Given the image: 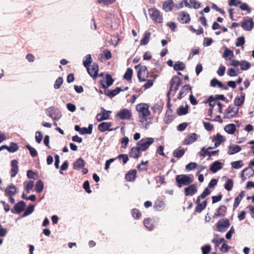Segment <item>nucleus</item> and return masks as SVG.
<instances>
[{
  "label": "nucleus",
  "instance_id": "nucleus-54",
  "mask_svg": "<svg viewBox=\"0 0 254 254\" xmlns=\"http://www.w3.org/2000/svg\"><path fill=\"white\" fill-rule=\"evenodd\" d=\"M131 214L132 217L135 219H138L141 215L140 211L136 208H133L131 210Z\"/></svg>",
  "mask_w": 254,
  "mask_h": 254
},
{
  "label": "nucleus",
  "instance_id": "nucleus-34",
  "mask_svg": "<svg viewBox=\"0 0 254 254\" xmlns=\"http://www.w3.org/2000/svg\"><path fill=\"white\" fill-rule=\"evenodd\" d=\"M245 99V94L241 92V96H237L234 100V104L236 106H240L242 105Z\"/></svg>",
  "mask_w": 254,
  "mask_h": 254
},
{
  "label": "nucleus",
  "instance_id": "nucleus-22",
  "mask_svg": "<svg viewBox=\"0 0 254 254\" xmlns=\"http://www.w3.org/2000/svg\"><path fill=\"white\" fill-rule=\"evenodd\" d=\"M4 193L5 196H13L17 193V189L16 187L13 185H9L6 187Z\"/></svg>",
  "mask_w": 254,
  "mask_h": 254
},
{
  "label": "nucleus",
  "instance_id": "nucleus-13",
  "mask_svg": "<svg viewBox=\"0 0 254 254\" xmlns=\"http://www.w3.org/2000/svg\"><path fill=\"white\" fill-rule=\"evenodd\" d=\"M188 186L184 189V193L186 196H192L197 192V188L196 185L190 184Z\"/></svg>",
  "mask_w": 254,
  "mask_h": 254
},
{
  "label": "nucleus",
  "instance_id": "nucleus-1",
  "mask_svg": "<svg viewBox=\"0 0 254 254\" xmlns=\"http://www.w3.org/2000/svg\"><path fill=\"white\" fill-rule=\"evenodd\" d=\"M193 181V176L192 174H181L177 175L176 182L179 188L184 186H188Z\"/></svg>",
  "mask_w": 254,
  "mask_h": 254
},
{
  "label": "nucleus",
  "instance_id": "nucleus-25",
  "mask_svg": "<svg viewBox=\"0 0 254 254\" xmlns=\"http://www.w3.org/2000/svg\"><path fill=\"white\" fill-rule=\"evenodd\" d=\"M165 204L164 201L160 199H157L154 203L153 207L156 211H162L165 208Z\"/></svg>",
  "mask_w": 254,
  "mask_h": 254
},
{
  "label": "nucleus",
  "instance_id": "nucleus-14",
  "mask_svg": "<svg viewBox=\"0 0 254 254\" xmlns=\"http://www.w3.org/2000/svg\"><path fill=\"white\" fill-rule=\"evenodd\" d=\"M101 110L102 112L98 113L96 116V120L98 122L109 119L111 113V111H107L103 108H102Z\"/></svg>",
  "mask_w": 254,
  "mask_h": 254
},
{
  "label": "nucleus",
  "instance_id": "nucleus-59",
  "mask_svg": "<svg viewBox=\"0 0 254 254\" xmlns=\"http://www.w3.org/2000/svg\"><path fill=\"white\" fill-rule=\"evenodd\" d=\"M197 164L195 162H190L186 166V169L188 171L194 170L196 168Z\"/></svg>",
  "mask_w": 254,
  "mask_h": 254
},
{
  "label": "nucleus",
  "instance_id": "nucleus-21",
  "mask_svg": "<svg viewBox=\"0 0 254 254\" xmlns=\"http://www.w3.org/2000/svg\"><path fill=\"white\" fill-rule=\"evenodd\" d=\"M190 91L192 93L191 91V87H190V84H186L182 87L181 88L178 98L179 99H181L183 97L186 96Z\"/></svg>",
  "mask_w": 254,
  "mask_h": 254
},
{
  "label": "nucleus",
  "instance_id": "nucleus-30",
  "mask_svg": "<svg viewBox=\"0 0 254 254\" xmlns=\"http://www.w3.org/2000/svg\"><path fill=\"white\" fill-rule=\"evenodd\" d=\"M222 168V164L221 162L216 161L213 163L210 167V170L213 173H216L217 171Z\"/></svg>",
  "mask_w": 254,
  "mask_h": 254
},
{
  "label": "nucleus",
  "instance_id": "nucleus-9",
  "mask_svg": "<svg viewBox=\"0 0 254 254\" xmlns=\"http://www.w3.org/2000/svg\"><path fill=\"white\" fill-rule=\"evenodd\" d=\"M87 70L89 74L94 79L98 77L99 66L97 64L93 63L92 65L88 66Z\"/></svg>",
  "mask_w": 254,
  "mask_h": 254
},
{
  "label": "nucleus",
  "instance_id": "nucleus-8",
  "mask_svg": "<svg viewBox=\"0 0 254 254\" xmlns=\"http://www.w3.org/2000/svg\"><path fill=\"white\" fill-rule=\"evenodd\" d=\"M239 108L234 106H229L225 111L224 119H231L234 118L239 111Z\"/></svg>",
  "mask_w": 254,
  "mask_h": 254
},
{
  "label": "nucleus",
  "instance_id": "nucleus-26",
  "mask_svg": "<svg viewBox=\"0 0 254 254\" xmlns=\"http://www.w3.org/2000/svg\"><path fill=\"white\" fill-rule=\"evenodd\" d=\"M121 91H122V88L121 87H117L113 90L107 89H105L104 90V93L110 97H113L119 94Z\"/></svg>",
  "mask_w": 254,
  "mask_h": 254
},
{
  "label": "nucleus",
  "instance_id": "nucleus-57",
  "mask_svg": "<svg viewBox=\"0 0 254 254\" xmlns=\"http://www.w3.org/2000/svg\"><path fill=\"white\" fill-rule=\"evenodd\" d=\"M26 147L29 150L30 154L32 157H34L37 156V152L34 148L31 147L29 144L26 145Z\"/></svg>",
  "mask_w": 254,
  "mask_h": 254
},
{
  "label": "nucleus",
  "instance_id": "nucleus-43",
  "mask_svg": "<svg viewBox=\"0 0 254 254\" xmlns=\"http://www.w3.org/2000/svg\"><path fill=\"white\" fill-rule=\"evenodd\" d=\"M240 65L242 70H246L251 67V64L248 61L243 60L241 61Z\"/></svg>",
  "mask_w": 254,
  "mask_h": 254
},
{
  "label": "nucleus",
  "instance_id": "nucleus-18",
  "mask_svg": "<svg viewBox=\"0 0 254 254\" xmlns=\"http://www.w3.org/2000/svg\"><path fill=\"white\" fill-rule=\"evenodd\" d=\"M141 150L138 146L132 147L129 151V156L133 158H138L141 155Z\"/></svg>",
  "mask_w": 254,
  "mask_h": 254
},
{
  "label": "nucleus",
  "instance_id": "nucleus-38",
  "mask_svg": "<svg viewBox=\"0 0 254 254\" xmlns=\"http://www.w3.org/2000/svg\"><path fill=\"white\" fill-rule=\"evenodd\" d=\"M143 224L144 226L149 230H151L154 228L153 221L150 218H147L144 220Z\"/></svg>",
  "mask_w": 254,
  "mask_h": 254
},
{
  "label": "nucleus",
  "instance_id": "nucleus-3",
  "mask_svg": "<svg viewBox=\"0 0 254 254\" xmlns=\"http://www.w3.org/2000/svg\"><path fill=\"white\" fill-rule=\"evenodd\" d=\"M148 13L153 21L155 23H161L163 22V16L162 13L156 8H151L148 9Z\"/></svg>",
  "mask_w": 254,
  "mask_h": 254
},
{
  "label": "nucleus",
  "instance_id": "nucleus-12",
  "mask_svg": "<svg viewBox=\"0 0 254 254\" xmlns=\"http://www.w3.org/2000/svg\"><path fill=\"white\" fill-rule=\"evenodd\" d=\"M46 113L47 115L53 119L55 121H58L62 117V114L60 112L56 113V110L53 107L48 108Z\"/></svg>",
  "mask_w": 254,
  "mask_h": 254
},
{
  "label": "nucleus",
  "instance_id": "nucleus-5",
  "mask_svg": "<svg viewBox=\"0 0 254 254\" xmlns=\"http://www.w3.org/2000/svg\"><path fill=\"white\" fill-rule=\"evenodd\" d=\"M182 84V79L178 76H174L170 80V86L169 91L167 93L168 96H169L171 91H176Z\"/></svg>",
  "mask_w": 254,
  "mask_h": 254
},
{
  "label": "nucleus",
  "instance_id": "nucleus-2",
  "mask_svg": "<svg viewBox=\"0 0 254 254\" xmlns=\"http://www.w3.org/2000/svg\"><path fill=\"white\" fill-rule=\"evenodd\" d=\"M136 110L138 112L139 117L145 121L147 120V118L150 115L149 106L146 103L138 104L136 106Z\"/></svg>",
  "mask_w": 254,
  "mask_h": 254
},
{
  "label": "nucleus",
  "instance_id": "nucleus-64",
  "mask_svg": "<svg viewBox=\"0 0 254 254\" xmlns=\"http://www.w3.org/2000/svg\"><path fill=\"white\" fill-rule=\"evenodd\" d=\"M239 73V69H238L237 70H236L235 69L233 68H230L228 69L227 71V74L230 76H237L238 74Z\"/></svg>",
  "mask_w": 254,
  "mask_h": 254
},
{
  "label": "nucleus",
  "instance_id": "nucleus-42",
  "mask_svg": "<svg viewBox=\"0 0 254 254\" xmlns=\"http://www.w3.org/2000/svg\"><path fill=\"white\" fill-rule=\"evenodd\" d=\"M233 57V51L228 49L227 48H226L223 53V57L226 60H227L228 58H229V60H230Z\"/></svg>",
  "mask_w": 254,
  "mask_h": 254
},
{
  "label": "nucleus",
  "instance_id": "nucleus-10",
  "mask_svg": "<svg viewBox=\"0 0 254 254\" xmlns=\"http://www.w3.org/2000/svg\"><path fill=\"white\" fill-rule=\"evenodd\" d=\"M254 26V22L252 18L247 17L241 22L242 27L246 31H251Z\"/></svg>",
  "mask_w": 254,
  "mask_h": 254
},
{
  "label": "nucleus",
  "instance_id": "nucleus-51",
  "mask_svg": "<svg viewBox=\"0 0 254 254\" xmlns=\"http://www.w3.org/2000/svg\"><path fill=\"white\" fill-rule=\"evenodd\" d=\"M85 59L83 62V64L85 67H87L88 66L90 65L92 62V59L90 55H87L85 56Z\"/></svg>",
  "mask_w": 254,
  "mask_h": 254
},
{
  "label": "nucleus",
  "instance_id": "nucleus-28",
  "mask_svg": "<svg viewBox=\"0 0 254 254\" xmlns=\"http://www.w3.org/2000/svg\"><path fill=\"white\" fill-rule=\"evenodd\" d=\"M136 174L137 172L136 170H131L126 174V179L128 182L134 181L136 177Z\"/></svg>",
  "mask_w": 254,
  "mask_h": 254
},
{
  "label": "nucleus",
  "instance_id": "nucleus-35",
  "mask_svg": "<svg viewBox=\"0 0 254 254\" xmlns=\"http://www.w3.org/2000/svg\"><path fill=\"white\" fill-rule=\"evenodd\" d=\"M85 164L84 160L82 158H79L73 163V169L79 170L83 168L85 166Z\"/></svg>",
  "mask_w": 254,
  "mask_h": 254
},
{
  "label": "nucleus",
  "instance_id": "nucleus-31",
  "mask_svg": "<svg viewBox=\"0 0 254 254\" xmlns=\"http://www.w3.org/2000/svg\"><path fill=\"white\" fill-rule=\"evenodd\" d=\"M174 7V2L173 0H167L163 3V8L166 11H171Z\"/></svg>",
  "mask_w": 254,
  "mask_h": 254
},
{
  "label": "nucleus",
  "instance_id": "nucleus-40",
  "mask_svg": "<svg viewBox=\"0 0 254 254\" xmlns=\"http://www.w3.org/2000/svg\"><path fill=\"white\" fill-rule=\"evenodd\" d=\"M185 67V64L180 61L176 62L174 65V69L175 70H183Z\"/></svg>",
  "mask_w": 254,
  "mask_h": 254
},
{
  "label": "nucleus",
  "instance_id": "nucleus-23",
  "mask_svg": "<svg viewBox=\"0 0 254 254\" xmlns=\"http://www.w3.org/2000/svg\"><path fill=\"white\" fill-rule=\"evenodd\" d=\"M112 123L109 122H103L98 126V129L101 132H105L107 130L112 131L113 129H110Z\"/></svg>",
  "mask_w": 254,
  "mask_h": 254
},
{
  "label": "nucleus",
  "instance_id": "nucleus-60",
  "mask_svg": "<svg viewBox=\"0 0 254 254\" xmlns=\"http://www.w3.org/2000/svg\"><path fill=\"white\" fill-rule=\"evenodd\" d=\"M103 55L106 60H110L112 57L111 52L107 49L103 51Z\"/></svg>",
  "mask_w": 254,
  "mask_h": 254
},
{
  "label": "nucleus",
  "instance_id": "nucleus-41",
  "mask_svg": "<svg viewBox=\"0 0 254 254\" xmlns=\"http://www.w3.org/2000/svg\"><path fill=\"white\" fill-rule=\"evenodd\" d=\"M133 74V70L130 68H127L124 75V78L127 81L131 80Z\"/></svg>",
  "mask_w": 254,
  "mask_h": 254
},
{
  "label": "nucleus",
  "instance_id": "nucleus-7",
  "mask_svg": "<svg viewBox=\"0 0 254 254\" xmlns=\"http://www.w3.org/2000/svg\"><path fill=\"white\" fill-rule=\"evenodd\" d=\"M132 114L130 110L125 108L121 110L116 115V117L122 120H129L131 117Z\"/></svg>",
  "mask_w": 254,
  "mask_h": 254
},
{
  "label": "nucleus",
  "instance_id": "nucleus-29",
  "mask_svg": "<svg viewBox=\"0 0 254 254\" xmlns=\"http://www.w3.org/2000/svg\"><path fill=\"white\" fill-rule=\"evenodd\" d=\"M225 141V138L223 136L218 133L216 136L214 137L212 139V141H214L215 147H218L222 142Z\"/></svg>",
  "mask_w": 254,
  "mask_h": 254
},
{
  "label": "nucleus",
  "instance_id": "nucleus-6",
  "mask_svg": "<svg viewBox=\"0 0 254 254\" xmlns=\"http://www.w3.org/2000/svg\"><path fill=\"white\" fill-rule=\"evenodd\" d=\"M147 68L146 66H141L137 72V77L140 81H145L149 77Z\"/></svg>",
  "mask_w": 254,
  "mask_h": 254
},
{
  "label": "nucleus",
  "instance_id": "nucleus-45",
  "mask_svg": "<svg viewBox=\"0 0 254 254\" xmlns=\"http://www.w3.org/2000/svg\"><path fill=\"white\" fill-rule=\"evenodd\" d=\"M234 183L232 179H228L224 185L225 189L228 191H231L233 187Z\"/></svg>",
  "mask_w": 254,
  "mask_h": 254
},
{
  "label": "nucleus",
  "instance_id": "nucleus-58",
  "mask_svg": "<svg viewBox=\"0 0 254 254\" xmlns=\"http://www.w3.org/2000/svg\"><path fill=\"white\" fill-rule=\"evenodd\" d=\"M245 43V40L244 36H241L237 38L235 44L236 47L243 46Z\"/></svg>",
  "mask_w": 254,
  "mask_h": 254
},
{
  "label": "nucleus",
  "instance_id": "nucleus-24",
  "mask_svg": "<svg viewBox=\"0 0 254 254\" xmlns=\"http://www.w3.org/2000/svg\"><path fill=\"white\" fill-rule=\"evenodd\" d=\"M198 135L195 133H190L184 140V144L186 145L190 144L197 139Z\"/></svg>",
  "mask_w": 254,
  "mask_h": 254
},
{
  "label": "nucleus",
  "instance_id": "nucleus-53",
  "mask_svg": "<svg viewBox=\"0 0 254 254\" xmlns=\"http://www.w3.org/2000/svg\"><path fill=\"white\" fill-rule=\"evenodd\" d=\"M34 210V206L32 204L29 205L27 208L26 209L24 214L23 216H26L27 215H30L32 213Z\"/></svg>",
  "mask_w": 254,
  "mask_h": 254
},
{
  "label": "nucleus",
  "instance_id": "nucleus-36",
  "mask_svg": "<svg viewBox=\"0 0 254 254\" xmlns=\"http://www.w3.org/2000/svg\"><path fill=\"white\" fill-rule=\"evenodd\" d=\"M224 130L228 134H232L236 131V127L235 124H230L225 127Z\"/></svg>",
  "mask_w": 254,
  "mask_h": 254
},
{
  "label": "nucleus",
  "instance_id": "nucleus-44",
  "mask_svg": "<svg viewBox=\"0 0 254 254\" xmlns=\"http://www.w3.org/2000/svg\"><path fill=\"white\" fill-rule=\"evenodd\" d=\"M43 189H44V184H43V182L41 180H38L36 182V186H35V190L38 193H40L43 191Z\"/></svg>",
  "mask_w": 254,
  "mask_h": 254
},
{
  "label": "nucleus",
  "instance_id": "nucleus-39",
  "mask_svg": "<svg viewBox=\"0 0 254 254\" xmlns=\"http://www.w3.org/2000/svg\"><path fill=\"white\" fill-rule=\"evenodd\" d=\"M185 150L183 148H179L175 149L173 152V155L176 158H181L185 154Z\"/></svg>",
  "mask_w": 254,
  "mask_h": 254
},
{
  "label": "nucleus",
  "instance_id": "nucleus-33",
  "mask_svg": "<svg viewBox=\"0 0 254 254\" xmlns=\"http://www.w3.org/2000/svg\"><path fill=\"white\" fill-rule=\"evenodd\" d=\"M226 211V206L223 205H220L217 209L215 215L217 217H223L225 215Z\"/></svg>",
  "mask_w": 254,
  "mask_h": 254
},
{
  "label": "nucleus",
  "instance_id": "nucleus-47",
  "mask_svg": "<svg viewBox=\"0 0 254 254\" xmlns=\"http://www.w3.org/2000/svg\"><path fill=\"white\" fill-rule=\"evenodd\" d=\"M231 164L232 168L236 169H238L243 167L244 163L242 160H239L232 162H231Z\"/></svg>",
  "mask_w": 254,
  "mask_h": 254
},
{
  "label": "nucleus",
  "instance_id": "nucleus-62",
  "mask_svg": "<svg viewBox=\"0 0 254 254\" xmlns=\"http://www.w3.org/2000/svg\"><path fill=\"white\" fill-rule=\"evenodd\" d=\"M211 249V246L209 245H205L201 247L202 254H209Z\"/></svg>",
  "mask_w": 254,
  "mask_h": 254
},
{
  "label": "nucleus",
  "instance_id": "nucleus-63",
  "mask_svg": "<svg viewBox=\"0 0 254 254\" xmlns=\"http://www.w3.org/2000/svg\"><path fill=\"white\" fill-rule=\"evenodd\" d=\"M190 4L195 9L198 8L200 6V3L196 0H190Z\"/></svg>",
  "mask_w": 254,
  "mask_h": 254
},
{
  "label": "nucleus",
  "instance_id": "nucleus-19",
  "mask_svg": "<svg viewBox=\"0 0 254 254\" xmlns=\"http://www.w3.org/2000/svg\"><path fill=\"white\" fill-rule=\"evenodd\" d=\"M105 78L106 85L103 83L102 80H101L100 82V84L101 85V87L102 88H104L105 90L107 89L108 87L111 86L113 84L114 81L112 76L109 74H107L106 75Z\"/></svg>",
  "mask_w": 254,
  "mask_h": 254
},
{
  "label": "nucleus",
  "instance_id": "nucleus-46",
  "mask_svg": "<svg viewBox=\"0 0 254 254\" xmlns=\"http://www.w3.org/2000/svg\"><path fill=\"white\" fill-rule=\"evenodd\" d=\"M92 131V125L90 124L88 126V128L86 127H83L81 128V131L80 133L81 134H91Z\"/></svg>",
  "mask_w": 254,
  "mask_h": 254
},
{
  "label": "nucleus",
  "instance_id": "nucleus-11",
  "mask_svg": "<svg viewBox=\"0 0 254 254\" xmlns=\"http://www.w3.org/2000/svg\"><path fill=\"white\" fill-rule=\"evenodd\" d=\"M230 225L229 221L227 218L220 220L216 224L217 230L220 232H224Z\"/></svg>",
  "mask_w": 254,
  "mask_h": 254
},
{
  "label": "nucleus",
  "instance_id": "nucleus-15",
  "mask_svg": "<svg viewBox=\"0 0 254 254\" xmlns=\"http://www.w3.org/2000/svg\"><path fill=\"white\" fill-rule=\"evenodd\" d=\"M25 207V203L21 200L17 203L14 206L13 208L11 209L12 213H20L24 210Z\"/></svg>",
  "mask_w": 254,
  "mask_h": 254
},
{
  "label": "nucleus",
  "instance_id": "nucleus-56",
  "mask_svg": "<svg viewBox=\"0 0 254 254\" xmlns=\"http://www.w3.org/2000/svg\"><path fill=\"white\" fill-rule=\"evenodd\" d=\"M63 83V78L62 77H58L54 84V88L56 89H59Z\"/></svg>",
  "mask_w": 254,
  "mask_h": 254
},
{
  "label": "nucleus",
  "instance_id": "nucleus-27",
  "mask_svg": "<svg viewBox=\"0 0 254 254\" xmlns=\"http://www.w3.org/2000/svg\"><path fill=\"white\" fill-rule=\"evenodd\" d=\"M155 78L156 75H154V74H150L149 77L146 79V82L143 85L144 88L145 89H147L151 87L153 85Z\"/></svg>",
  "mask_w": 254,
  "mask_h": 254
},
{
  "label": "nucleus",
  "instance_id": "nucleus-50",
  "mask_svg": "<svg viewBox=\"0 0 254 254\" xmlns=\"http://www.w3.org/2000/svg\"><path fill=\"white\" fill-rule=\"evenodd\" d=\"M204 102L205 103H209V105L210 107V108H212V110H213L215 105L217 104V102L213 99V96H209L207 100Z\"/></svg>",
  "mask_w": 254,
  "mask_h": 254
},
{
  "label": "nucleus",
  "instance_id": "nucleus-16",
  "mask_svg": "<svg viewBox=\"0 0 254 254\" xmlns=\"http://www.w3.org/2000/svg\"><path fill=\"white\" fill-rule=\"evenodd\" d=\"M200 196H198L196 201L197 206L195 208V212L197 213H200L205 208L207 205L206 200H204L202 203L200 202Z\"/></svg>",
  "mask_w": 254,
  "mask_h": 254
},
{
  "label": "nucleus",
  "instance_id": "nucleus-17",
  "mask_svg": "<svg viewBox=\"0 0 254 254\" xmlns=\"http://www.w3.org/2000/svg\"><path fill=\"white\" fill-rule=\"evenodd\" d=\"M178 20L182 23H188L190 20V15L187 12H182L179 13Z\"/></svg>",
  "mask_w": 254,
  "mask_h": 254
},
{
  "label": "nucleus",
  "instance_id": "nucleus-52",
  "mask_svg": "<svg viewBox=\"0 0 254 254\" xmlns=\"http://www.w3.org/2000/svg\"><path fill=\"white\" fill-rule=\"evenodd\" d=\"M18 149V146L17 144L14 142H11L10 145L8 147V151L9 152H14Z\"/></svg>",
  "mask_w": 254,
  "mask_h": 254
},
{
  "label": "nucleus",
  "instance_id": "nucleus-20",
  "mask_svg": "<svg viewBox=\"0 0 254 254\" xmlns=\"http://www.w3.org/2000/svg\"><path fill=\"white\" fill-rule=\"evenodd\" d=\"M18 162L16 160H12L11 162L10 176L13 178L18 172Z\"/></svg>",
  "mask_w": 254,
  "mask_h": 254
},
{
  "label": "nucleus",
  "instance_id": "nucleus-49",
  "mask_svg": "<svg viewBox=\"0 0 254 254\" xmlns=\"http://www.w3.org/2000/svg\"><path fill=\"white\" fill-rule=\"evenodd\" d=\"M148 163V161H146L145 162H144L143 161H142L141 163L138 165L137 166V168L139 171H146L147 170L148 168L147 164Z\"/></svg>",
  "mask_w": 254,
  "mask_h": 254
},
{
  "label": "nucleus",
  "instance_id": "nucleus-32",
  "mask_svg": "<svg viewBox=\"0 0 254 254\" xmlns=\"http://www.w3.org/2000/svg\"><path fill=\"white\" fill-rule=\"evenodd\" d=\"M241 150V147L238 145H230L228 154L232 155L236 153L239 152Z\"/></svg>",
  "mask_w": 254,
  "mask_h": 254
},
{
  "label": "nucleus",
  "instance_id": "nucleus-4",
  "mask_svg": "<svg viewBox=\"0 0 254 254\" xmlns=\"http://www.w3.org/2000/svg\"><path fill=\"white\" fill-rule=\"evenodd\" d=\"M154 138L152 137H146L141 139L137 142V146L140 148L141 151L146 150L149 146L154 142Z\"/></svg>",
  "mask_w": 254,
  "mask_h": 254
},
{
  "label": "nucleus",
  "instance_id": "nucleus-37",
  "mask_svg": "<svg viewBox=\"0 0 254 254\" xmlns=\"http://www.w3.org/2000/svg\"><path fill=\"white\" fill-rule=\"evenodd\" d=\"M151 33L149 32H145L143 38L140 40V45H147L150 38Z\"/></svg>",
  "mask_w": 254,
  "mask_h": 254
},
{
  "label": "nucleus",
  "instance_id": "nucleus-48",
  "mask_svg": "<svg viewBox=\"0 0 254 254\" xmlns=\"http://www.w3.org/2000/svg\"><path fill=\"white\" fill-rule=\"evenodd\" d=\"M188 113V106L187 105L186 107H184L183 106H180L178 110H177V114L179 116H182L187 114Z\"/></svg>",
  "mask_w": 254,
  "mask_h": 254
},
{
  "label": "nucleus",
  "instance_id": "nucleus-61",
  "mask_svg": "<svg viewBox=\"0 0 254 254\" xmlns=\"http://www.w3.org/2000/svg\"><path fill=\"white\" fill-rule=\"evenodd\" d=\"M225 241L223 238L220 239L214 238L212 240V242L215 244V247L217 248L219 246L220 244Z\"/></svg>",
  "mask_w": 254,
  "mask_h": 254
},
{
  "label": "nucleus",
  "instance_id": "nucleus-55",
  "mask_svg": "<svg viewBox=\"0 0 254 254\" xmlns=\"http://www.w3.org/2000/svg\"><path fill=\"white\" fill-rule=\"evenodd\" d=\"M240 8L242 10L246 11L248 13H250L251 12V8L246 3L241 2Z\"/></svg>",
  "mask_w": 254,
  "mask_h": 254
}]
</instances>
